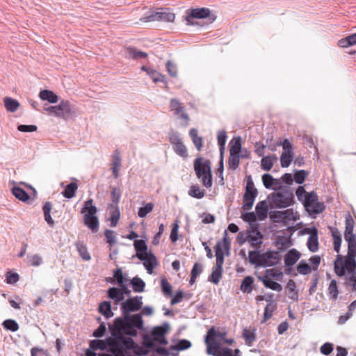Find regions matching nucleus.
<instances>
[{"mask_svg":"<svg viewBox=\"0 0 356 356\" xmlns=\"http://www.w3.org/2000/svg\"><path fill=\"white\" fill-rule=\"evenodd\" d=\"M77 251L79 253L80 257L85 261H89L91 259L90 254L88 251V249L83 243L77 242L76 243Z\"/></svg>","mask_w":356,"mask_h":356,"instance_id":"37","label":"nucleus"},{"mask_svg":"<svg viewBox=\"0 0 356 356\" xmlns=\"http://www.w3.org/2000/svg\"><path fill=\"white\" fill-rule=\"evenodd\" d=\"M108 347V341L95 339L92 340L90 343V348L93 350H104Z\"/></svg>","mask_w":356,"mask_h":356,"instance_id":"39","label":"nucleus"},{"mask_svg":"<svg viewBox=\"0 0 356 356\" xmlns=\"http://www.w3.org/2000/svg\"><path fill=\"white\" fill-rule=\"evenodd\" d=\"M241 152V138L237 137L234 138V143L231 145L229 148V154L240 155Z\"/></svg>","mask_w":356,"mask_h":356,"instance_id":"43","label":"nucleus"},{"mask_svg":"<svg viewBox=\"0 0 356 356\" xmlns=\"http://www.w3.org/2000/svg\"><path fill=\"white\" fill-rule=\"evenodd\" d=\"M126 56L128 58L139 60L147 58V54L146 52L139 51L135 47H129L126 49Z\"/></svg>","mask_w":356,"mask_h":356,"instance_id":"19","label":"nucleus"},{"mask_svg":"<svg viewBox=\"0 0 356 356\" xmlns=\"http://www.w3.org/2000/svg\"><path fill=\"white\" fill-rule=\"evenodd\" d=\"M280 145L282 146L283 152L282 154L286 155H293L294 157L293 145L290 143L288 139H284L283 142L280 143Z\"/></svg>","mask_w":356,"mask_h":356,"instance_id":"48","label":"nucleus"},{"mask_svg":"<svg viewBox=\"0 0 356 356\" xmlns=\"http://www.w3.org/2000/svg\"><path fill=\"white\" fill-rule=\"evenodd\" d=\"M222 267H218L214 266L212 268L211 274L209 277V280L215 284H218L222 278Z\"/></svg>","mask_w":356,"mask_h":356,"instance_id":"27","label":"nucleus"},{"mask_svg":"<svg viewBox=\"0 0 356 356\" xmlns=\"http://www.w3.org/2000/svg\"><path fill=\"white\" fill-rule=\"evenodd\" d=\"M262 181L264 186L266 188H270L274 185H277L280 183V181L277 179H275L273 176L270 174H264L262 176Z\"/></svg>","mask_w":356,"mask_h":356,"instance_id":"40","label":"nucleus"},{"mask_svg":"<svg viewBox=\"0 0 356 356\" xmlns=\"http://www.w3.org/2000/svg\"><path fill=\"white\" fill-rule=\"evenodd\" d=\"M188 195L193 197L201 199L205 195L204 190H200L199 186L193 185L188 191Z\"/></svg>","mask_w":356,"mask_h":356,"instance_id":"45","label":"nucleus"},{"mask_svg":"<svg viewBox=\"0 0 356 356\" xmlns=\"http://www.w3.org/2000/svg\"><path fill=\"white\" fill-rule=\"evenodd\" d=\"M4 106L9 112L14 113L19 107V103L17 100L11 97H5L3 99Z\"/></svg>","mask_w":356,"mask_h":356,"instance_id":"28","label":"nucleus"},{"mask_svg":"<svg viewBox=\"0 0 356 356\" xmlns=\"http://www.w3.org/2000/svg\"><path fill=\"white\" fill-rule=\"evenodd\" d=\"M293 195L288 189H281L271 194V202L275 207L285 208L291 204Z\"/></svg>","mask_w":356,"mask_h":356,"instance_id":"8","label":"nucleus"},{"mask_svg":"<svg viewBox=\"0 0 356 356\" xmlns=\"http://www.w3.org/2000/svg\"><path fill=\"white\" fill-rule=\"evenodd\" d=\"M173 149L177 154L179 156L186 158L188 157V151L186 147L184 145L182 142L175 145L173 146Z\"/></svg>","mask_w":356,"mask_h":356,"instance_id":"46","label":"nucleus"},{"mask_svg":"<svg viewBox=\"0 0 356 356\" xmlns=\"http://www.w3.org/2000/svg\"><path fill=\"white\" fill-rule=\"evenodd\" d=\"M134 248L136 251V256L138 259V255L140 256V254L141 255H145L148 254L147 252V246L146 245V243L144 240H135L134 243Z\"/></svg>","mask_w":356,"mask_h":356,"instance_id":"26","label":"nucleus"},{"mask_svg":"<svg viewBox=\"0 0 356 356\" xmlns=\"http://www.w3.org/2000/svg\"><path fill=\"white\" fill-rule=\"evenodd\" d=\"M281 257L277 251H267L262 253V260L260 266H273L277 265L280 261Z\"/></svg>","mask_w":356,"mask_h":356,"instance_id":"13","label":"nucleus"},{"mask_svg":"<svg viewBox=\"0 0 356 356\" xmlns=\"http://www.w3.org/2000/svg\"><path fill=\"white\" fill-rule=\"evenodd\" d=\"M211 11L207 8H192L186 11L185 19L187 25H194L193 19H204L210 15Z\"/></svg>","mask_w":356,"mask_h":356,"instance_id":"12","label":"nucleus"},{"mask_svg":"<svg viewBox=\"0 0 356 356\" xmlns=\"http://www.w3.org/2000/svg\"><path fill=\"white\" fill-rule=\"evenodd\" d=\"M243 337L248 346H251L256 339L255 334L246 328L243 330Z\"/></svg>","mask_w":356,"mask_h":356,"instance_id":"52","label":"nucleus"},{"mask_svg":"<svg viewBox=\"0 0 356 356\" xmlns=\"http://www.w3.org/2000/svg\"><path fill=\"white\" fill-rule=\"evenodd\" d=\"M296 282L293 280H289L286 285L287 295L288 297L293 300H298V293L296 290Z\"/></svg>","mask_w":356,"mask_h":356,"instance_id":"30","label":"nucleus"},{"mask_svg":"<svg viewBox=\"0 0 356 356\" xmlns=\"http://www.w3.org/2000/svg\"><path fill=\"white\" fill-rule=\"evenodd\" d=\"M328 292L329 294L331 296V299L332 300H337L339 295V291L337 285V282L334 280H332L330 282L328 287Z\"/></svg>","mask_w":356,"mask_h":356,"instance_id":"49","label":"nucleus"},{"mask_svg":"<svg viewBox=\"0 0 356 356\" xmlns=\"http://www.w3.org/2000/svg\"><path fill=\"white\" fill-rule=\"evenodd\" d=\"M138 259L143 261V265L149 274H152L154 268L158 265L156 257L151 252L144 256L140 254Z\"/></svg>","mask_w":356,"mask_h":356,"instance_id":"16","label":"nucleus"},{"mask_svg":"<svg viewBox=\"0 0 356 356\" xmlns=\"http://www.w3.org/2000/svg\"><path fill=\"white\" fill-rule=\"evenodd\" d=\"M104 235L106 238V243H108L110 246H112L116 243V236L114 231L106 229Z\"/></svg>","mask_w":356,"mask_h":356,"instance_id":"60","label":"nucleus"},{"mask_svg":"<svg viewBox=\"0 0 356 356\" xmlns=\"http://www.w3.org/2000/svg\"><path fill=\"white\" fill-rule=\"evenodd\" d=\"M110 352L114 356H125V351L122 342L117 337H113L107 339Z\"/></svg>","mask_w":356,"mask_h":356,"instance_id":"14","label":"nucleus"},{"mask_svg":"<svg viewBox=\"0 0 356 356\" xmlns=\"http://www.w3.org/2000/svg\"><path fill=\"white\" fill-rule=\"evenodd\" d=\"M154 208V204L151 202L145 204V207H140L138 210V215L140 218L145 217L149 213H150Z\"/></svg>","mask_w":356,"mask_h":356,"instance_id":"54","label":"nucleus"},{"mask_svg":"<svg viewBox=\"0 0 356 356\" xmlns=\"http://www.w3.org/2000/svg\"><path fill=\"white\" fill-rule=\"evenodd\" d=\"M301 254L296 249L290 250L284 256V264L286 266H292L300 259Z\"/></svg>","mask_w":356,"mask_h":356,"instance_id":"18","label":"nucleus"},{"mask_svg":"<svg viewBox=\"0 0 356 356\" xmlns=\"http://www.w3.org/2000/svg\"><path fill=\"white\" fill-rule=\"evenodd\" d=\"M161 288L165 295H172V289L170 284L168 282L166 278H163L161 281Z\"/></svg>","mask_w":356,"mask_h":356,"instance_id":"61","label":"nucleus"},{"mask_svg":"<svg viewBox=\"0 0 356 356\" xmlns=\"http://www.w3.org/2000/svg\"><path fill=\"white\" fill-rule=\"evenodd\" d=\"M77 188V184L72 182L66 186L64 191L62 192V194L65 197L71 199L74 197Z\"/></svg>","mask_w":356,"mask_h":356,"instance_id":"34","label":"nucleus"},{"mask_svg":"<svg viewBox=\"0 0 356 356\" xmlns=\"http://www.w3.org/2000/svg\"><path fill=\"white\" fill-rule=\"evenodd\" d=\"M302 203L306 211L310 215L319 214L325 209L324 203L318 201V195L314 191L307 194V197H305V200Z\"/></svg>","mask_w":356,"mask_h":356,"instance_id":"6","label":"nucleus"},{"mask_svg":"<svg viewBox=\"0 0 356 356\" xmlns=\"http://www.w3.org/2000/svg\"><path fill=\"white\" fill-rule=\"evenodd\" d=\"M256 215L260 220H264L267 218L268 208L266 201H260L255 207Z\"/></svg>","mask_w":356,"mask_h":356,"instance_id":"20","label":"nucleus"},{"mask_svg":"<svg viewBox=\"0 0 356 356\" xmlns=\"http://www.w3.org/2000/svg\"><path fill=\"white\" fill-rule=\"evenodd\" d=\"M231 248V241L228 238V233L227 230L224 231L223 238L222 241H218L214 247L216 252V264L215 266L222 267L224 264V255L225 253L222 251V248L226 251V254H229Z\"/></svg>","mask_w":356,"mask_h":356,"instance_id":"7","label":"nucleus"},{"mask_svg":"<svg viewBox=\"0 0 356 356\" xmlns=\"http://www.w3.org/2000/svg\"><path fill=\"white\" fill-rule=\"evenodd\" d=\"M276 308V304H268L265 307L264 314V321L270 318L273 316V312Z\"/></svg>","mask_w":356,"mask_h":356,"instance_id":"62","label":"nucleus"},{"mask_svg":"<svg viewBox=\"0 0 356 356\" xmlns=\"http://www.w3.org/2000/svg\"><path fill=\"white\" fill-rule=\"evenodd\" d=\"M12 193L17 199L22 202H26L30 198L29 194L24 189L18 186L13 187Z\"/></svg>","mask_w":356,"mask_h":356,"instance_id":"33","label":"nucleus"},{"mask_svg":"<svg viewBox=\"0 0 356 356\" xmlns=\"http://www.w3.org/2000/svg\"><path fill=\"white\" fill-rule=\"evenodd\" d=\"M191 346V343L186 340H180L175 346H171V349L183 350L189 348Z\"/></svg>","mask_w":356,"mask_h":356,"instance_id":"55","label":"nucleus"},{"mask_svg":"<svg viewBox=\"0 0 356 356\" xmlns=\"http://www.w3.org/2000/svg\"><path fill=\"white\" fill-rule=\"evenodd\" d=\"M356 255L347 254L345 259L341 255H338L334 261V272L339 276L342 277L346 273V270L348 273H353L356 271Z\"/></svg>","mask_w":356,"mask_h":356,"instance_id":"4","label":"nucleus"},{"mask_svg":"<svg viewBox=\"0 0 356 356\" xmlns=\"http://www.w3.org/2000/svg\"><path fill=\"white\" fill-rule=\"evenodd\" d=\"M249 262L251 264L257 265L260 266V263L262 260V254H260L258 251H250L248 254Z\"/></svg>","mask_w":356,"mask_h":356,"instance_id":"38","label":"nucleus"},{"mask_svg":"<svg viewBox=\"0 0 356 356\" xmlns=\"http://www.w3.org/2000/svg\"><path fill=\"white\" fill-rule=\"evenodd\" d=\"M142 296H135L123 301L120 305V309L123 317L116 318L115 327L126 328V333L136 334L137 330L143 329V321L140 314L130 315L131 312L140 310L143 306Z\"/></svg>","mask_w":356,"mask_h":356,"instance_id":"1","label":"nucleus"},{"mask_svg":"<svg viewBox=\"0 0 356 356\" xmlns=\"http://www.w3.org/2000/svg\"><path fill=\"white\" fill-rule=\"evenodd\" d=\"M51 209L52 204L50 202H45L42 207L44 220L47 222L49 227H53L54 226L55 222L51 216Z\"/></svg>","mask_w":356,"mask_h":356,"instance_id":"22","label":"nucleus"},{"mask_svg":"<svg viewBox=\"0 0 356 356\" xmlns=\"http://www.w3.org/2000/svg\"><path fill=\"white\" fill-rule=\"evenodd\" d=\"M44 110L49 113L62 119H67L72 115L71 104L70 102L66 100H62L57 106L44 108Z\"/></svg>","mask_w":356,"mask_h":356,"instance_id":"9","label":"nucleus"},{"mask_svg":"<svg viewBox=\"0 0 356 356\" xmlns=\"http://www.w3.org/2000/svg\"><path fill=\"white\" fill-rule=\"evenodd\" d=\"M170 325L168 323H163L161 326L156 327L152 330V336L154 340H159L168 332Z\"/></svg>","mask_w":356,"mask_h":356,"instance_id":"21","label":"nucleus"},{"mask_svg":"<svg viewBox=\"0 0 356 356\" xmlns=\"http://www.w3.org/2000/svg\"><path fill=\"white\" fill-rule=\"evenodd\" d=\"M285 213L284 211H278L272 212L270 218L276 222H284L285 224Z\"/></svg>","mask_w":356,"mask_h":356,"instance_id":"59","label":"nucleus"},{"mask_svg":"<svg viewBox=\"0 0 356 356\" xmlns=\"http://www.w3.org/2000/svg\"><path fill=\"white\" fill-rule=\"evenodd\" d=\"M107 296L109 298L113 300L117 304L124 299L121 290L116 287H111L107 291Z\"/></svg>","mask_w":356,"mask_h":356,"instance_id":"24","label":"nucleus"},{"mask_svg":"<svg viewBox=\"0 0 356 356\" xmlns=\"http://www.w3.org/2000/svg\"><path fill=\"white\" fill-rule=\"evenodd\" d=\"M263 235L258 230L257 226L252 227L249 229V239L248 242L250 243L251 247L258 249L260 248L261 245L263 243Z\"/></svg>","mask_w":356,"mask_h":356,"instance_id":"15","label":"nucleus"},{"mask_svg":"<svg viewBox=\"0 0 356 356\" xmlns=\"http://www.w3.org/2000/svg\"><path fill=\"white\" fill-rule=\"evenodd\" d=\"M194 169L198 178H202L203 185L209 188L212 186V175L211 163L209 160L203 161L202 157L197 158L194 161Z\"/></svg>","mask_w":356,"mask_h":356,"instance_id":"3","label":"nucleus"},{"mask_svg":"<svg viewBox=\"0 0 356 356\" xmlns=\"http://www.w3.org/2000/svg\"><path fill=\"white\" fill-rule=\"evenodd\" d=\"M246 179V186L243 198V203L242 208L245 211H249L252 209L254 204V200L258 195V191L254 187L251 175L247 176Z\"/></svg>","mask_w":356,"mask_h":356,"instance_id":"5","label":"nucleus"},{"mask_svg":"<svg viewBox=\"0 0 356 356\" xmlns=\"http://www.w3.org/2000/svg\"><path fill=\"white\" fill-rule=\"evenodd\" d=\"M175 15L170 13L168 9H161L159 11L152 13L151 14L141 17L140 20L143 22L154 21H163L172 22L175 20Z\"/></svg>","mask_w":356,"mask_h":356,"instance_id":"11","label":"nucleus"},{"mask_svg":"<svg viewBox=\"0 0 356 356\" xmlns=\"http://www.w3.org/2000/svg\"><path fill=\"white\" fill-rule=\"evenodd\" d=\"M355 44H356V33L341 38L338 41V45L343 48Z\"/></svg>","mask_w":356,"mask_h":356,"instance_id":"32","label":"nucleus"},{"mask_svg":"<svg viewBox=\"0 0 356 356\" xmlns=\"http://www.w3.org/2000/svg\"><path fill=\"white\" fill-rule=\"evenodd\" d=\"M39 97L42 100L47 101L51 104L56 103L58 101V95L49 90H41L39 93Z\"/></svg>","mask_w":356,"mask_h":356,"instance_id":"23","label":"nucleus"},{"mask_svg":"<svg viewBox=\"0 0 356 356\" xmlns=\"http://www.w3.org/2000/svg\"><path fill=\"white\" fill-rule=\"evenodd\" d=\"M98 311L101 314L104 316L106 318H111L113 316V312L111 310V304L108 301H103L101 302Z\"/></svg>","mask_w":356,"mask_h":356,"instance_id":"25","label":"nucleus"},{"mask_svg":"<svg viewBox=\"0 0 356 356\" xmlns=\"http://www.w3.org/2000/svg\"><path fill=\"white\" fill-rule=\"evenodd\" d=\"M307 175V172L304 170H296L294 173V181L297 184H301L305 181Z\"/></svg>","mask_w":356,"mask_h":356,"instance_id":"56","label":"nucleus"},{"mask_svg":"<svg viewBox=\"0 0 356 356\" xmlns=\"http://www.w3.org/2000/svg\"><path fill=\"white\" fill-rule=\"evenodd\" d=\"M297 270L300 274L307 275L311 272L312 268L306 261L302 260L297 266Z\"/></svg>","mask_w":356,"mask_h":356,"instance_id":"50","label":"nucleus"},{"mask_svg":"<svg viewBox=\"0 0 356 356\" xmlns=\"http://www.w3.org/2000/svg\"><path fill=\"white\" fill-rule=\"evenodd\" d=\"M257 216L254 212H248L242 214V219L245 222H248L250 223L251 227H257V225H252L253 222H255L257 221Z\"/></svg>","mask_w":356,"mask_h":356,"instance_id":"51","label":"nucleus"},{"mask_svg":"<svg viewBox=\"0 0 356 356\" xmlns=\"http://www.w3.org/2000/svg\"><path fill=\"white\" fill-rule=\"evenodd\" d=\"M165 67H166V69H167V71H168V74L171 76H172V77H176L177 76V69L176 65H175L171 61L168 60L166 63V64H165Z\"/></svg>","mask_w":356,"mask_h":356,"instance_id":"64","label":"nucleus"},{"mask_svg":"<svg viewBox=\"0 0 356 356\" xmlns=\"http://www.w3.org/2000/svg\"><path fill=\"white\" fill-rule=\"evenodd\" d=\"M148 75L152 79L154 83L165 81V76L153 69L149 70Z\"/></svg>","mask_w":356,"mask_h":356,"instance_id":"58","label":"nucleus"},{"mask_svg":"<svg viewBox=\"0 0 356 356\" xmlns=\"http://www.w3.org/2000/svg\"><path fill=\"white\" fill-rule=\"evenodd\" d=\"M121 156L120 152L116 149L112 156V168H119L121 167Z\"/></svg>","mask_w":356,"mask_h":356,"instance_id":"57","label":"nucleus"},{"mask_svg":"<svg viewBox=\"0 0 356 356\" xmlns=\"http://www.w3.org/2000/svg\"><path fill=\"white\" fill-rule=\"evenodd\" d=\"M93 200L89 199L84 202L81 213L84 214V224L92 232H97L99 230V220L96 216L97 207L92 204Z\"/></svg>","mask_w":356,"mask_h":356,"instance_id":"2","label":"nucleus"},{"mask_svg":"<svg viewBox=\"0 0 356 356\" xmlns=\"http://www.w3.org/2000/svg\"><path fill=\"white\" fill-rule=\"evenodd\" d=\"M240 163V155L229 154L228 164L229 168L232 170H235Z\"/></svg>","mask_w":356,"mask_h":356,"instance_id":"47","label":"nucleus"},{"mask_svg":"<svg viewBox=\"0 0 356 356\" xmlns=\"http://www.w3.org/2000/svg\"><path fill=\"white\" fill-rule=\"evenodd\" d=\"M109 330L113 337H117L118 340L122 342L123 345V348L124 350L126 349H131L134 348V341L131 338H126L124 335H128L131 337H136L138 334V332L136 334H131L126 333V328L123 329L120 327H115V323H113L112 325H109Z\"/></svg>","mask_w":356,"mask_h":356,"instance_id":"10","label":"nucleus"},{"mask_svg":"<svg viewBox=\"0 0 356 356\" xmlns=\"http://www.w3.org/2000/svg\"><path fill=\"white\" fill-rule=\"evenodd\" d=\"M170 111L174 112V115H178L184 110L182 104L176 99H172L170 102Z\"/></svg>","mask_w":356,"mask_h":356,"instance_id":"42","label":"nucleus"},{"mask_svg":"<svg viewBox=\"0 0 356 356\" xmlns=\"http://www.w3.org/2000/svg\"><path fill=\"white\" fill-rule=\"evenodd\" d=\"M276 160L277 157L275 155L263 157L261 161V168L264 170L269 171L273 166L274 161Z\"/></svg>","mask_w":356,"mask_h":356,"instance_id":"35","label":"nucleus"},{"mask_svg":"<svg viewBox=\"0 0 356 356\" xmlns=\"http://www.w3.org/2000/svg\"><path fill=\"white\" fill-rule=\"evenodd\" d=\"M344 238L348 243V254L356 255V235Z\"/></svg>","mask_w":356,"mask_h":356,"instance_id":"44","label":"nucleus"},{"mask_svg":"<svg viewBox=\"0 0 356 356\" xmlns=\"http://www.w3.org/2000/svg\"><path fill=\"white\" fill-rule=\"evenodd\" d=\"M293 155H286L285 154H282L280 156V162L282 168H287L291 164L293 161Z\"/></svg>","mask_w":356,"mask_h":356,"instance_id":"63","label":"nucleus"},{"mask_svg":"<svg viewBox=\"0 0 356 356\" xmlns=\"http://www.w3.org/2000/svg\"><path fill=\"white\" fill-rule=\"evenodd\" d=\"M254 278L251 276L245 277L241 283V290L244 293H250L252 291Z\"/></svg>","mask_w":356,"mask_h":356,"instance_id":"36","label":"nucleus"},{"mask_svg":"<svg viewBox=\"0 0 356 356\" xmlns=\"http://www.w3.org/2000/svg\"><path fill=\"white\" fill-rule=\"evenodd\" d=\"M355 222L350 214L346 218V229L344 232V238L355 236L353 233Z\"/></svg>","mask_w":356,"mask_h":356,"instance_id":"31","label":"nucleus"},{"mask_svg":"<svg viewBox=\"0 0 356 356\" xmlns=\"http://www.w3.org/2000/svg\"><path fill=\"white\" fill-rule=\"evenodd\" d=\"M3 325L6 330L15 332L19 329L18 323L13 319H8L3 321Z\"/></svg>","mask_w":356,"mask_h":356,"instance_id":"53","label":"nucleus"},{"mask_svg":"<svg viewBox=\"0 0 356 356\" xmlns=\"http://www.w3.org/2000/svg\"><path fill=\"white\" fill-rule=\"evenodd\" d=\"M259 279L262 281L264 285L267 288H269L272 290L277 291H281L282 290V287L281 284L273 281V280L269 278L268 276H265L263 278L259 277Z\"/></svg>","mask_w":356,"mask_h":356,"instance_id":"29","label":"nucleus"},{"mask_svg":"<svg viewBox=\"0 0 356 356\" xmlns=\"http://www.w3.org/2000/svg\"><path fill=\"white\" fill-rule=\"evenodd\" d=\"M306 233L310 234L307 241V246L309 250L315 252L318 248V229L316 227L312 229L307 228L305 229Z\"/></svg>","mask_w":356,"mask_h":356,"instance_id":"17","label":"nucleus"},{"mask_svg":"<svg viewBox=\"0 0 356 356\" xmlns=\"http://www.w3.org/2000/svg\"><path fill=\"white\" fill-rule=\"evenodd\" d=\"M131 283L132 284L133 290L135 292L140 293L144 291L145 283L142 279L135 277L131 280Z\"/></svg>","mask_w":356,"mask_h":356,"instance_id":"41","label":"nucleus"}]
</instances>
